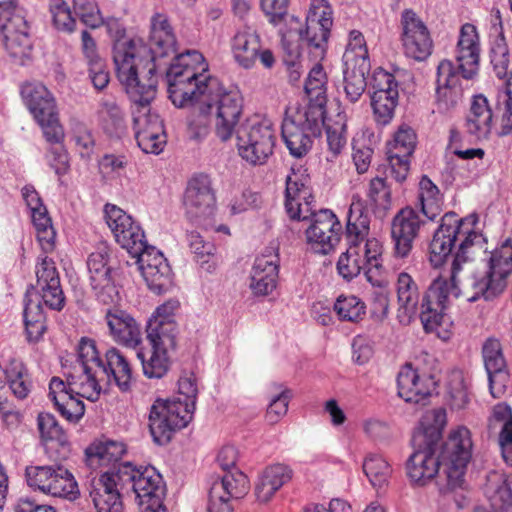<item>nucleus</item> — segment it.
Instances as JSON below:
<instances>
[{
	"label": "nucleus",
	"mask_w": 512,
	"mask_h": 512,
	"mask_svg": "<svg viewBox=\"0 0 512 512\" xmlns=\"http://www.w3.org/2000/svg\"><path fill=\"white\" fill-rule=\"evenodd\" d=\"M174 34H148L147 40L120 34L114 42L113 61L116 76L127 93L138 97L137 89L145 90L146 84L154 80L156 90L157 58L175 54Z\"/></svg>",
	"instance_id": "1"
},
{
	"label": "nucleus",
	"mask_w": 512,
	"mask_h": 512,
	"mask_svg": "<svg viewBox=\"0 0 512 512\" xmlns=\"http://www.w3.org/2000/svg\"><path fill=\"white\" fill-rule=\"evenodd\" d=\"M310 177L292 171L286 179L285 209L293 220H310L305 230L306 243L315 253L326 255L340 241L342 225L336 215L327 209L315 212Z\"/></svg>",
	"instance_id": "2"
},
{
	"label": "nucleus",
	"mask_w": 512,
	"mask_h": 512,
	"mask_svg": "<svg viewBox=\"0 0 512 512\" xmlns=\"http://www.w3.org/2000/svg\"><path fill=\"white\" fill-rule=\"evenodd\" d=\"M475 223L476 217L471 215L458 219V223L455 224L459 231L458 239L461 241L452 262L450 280L435 279L422 300L420 319L426 332L439 333V328L448 324L449 319L443 311L451 295L455 298L461 295L458 274L462 270V265L466 264L470 258L468 250L474 246L482 247L485 242L482 234L472 230Z\"/></svg>",
	"instance_id": "3"
},
{
	"label": "nucleus",
	"mask_w": 512,
	"mask_h": 512,
	"mask_svg": "<svg viewBox=\"0 0 512 512\" xmlns=\"http://www.w3.org/2000/svg\"><path fill=\"white\" fill-rule=\"evenodd\" d=\"M169 97L178 107L204 103L219 89V81L208 73L203 55L186 51L177 55L167 71Z\"/></svg>",
	"instance_id": "4"
},
{
	"label": "nucleus",
	"mask_w": 512,
	"mask_h": 512,
	"mask_svg": "<svg viewBox=\"0 0 512 512\" xmlns=\"http://www.w3.org/2000/svg\"><path fill=\"white\" fill-rule=\"evenodd\" d=\"M197 394L196 377L190 373L180 377L176 399H157L153 403L149 414V429L157 444L168 443L176 430L187 426L195 410Z\"/></svg>",
	"instance_id": "5"
},
{
	"label": "nucleus",
	"mask_w": 512,
	"mask_h": 512,
	"mask_svg": "<svg viewBox=\"0 0 512 512\" xmlns=\"http://www.w3.org/2000/svg\"><path fill=\"white\" fill-rule=\"evenodd\" d=\"M512 272V240L506 239L495 248L487 259V271L481 277L467 280L461 295L468 302L480 298L487 301L499 296L507 286V277Z\"/></svg>",
	"instance_id": "6"
},
{
	"label": "nucleus",
	"mask_w": 512,
	"mask_h": 512,
	"mask_svg": "<svg viewBox=\"0 0 512 512\" xmlns=\"http://www.w3.org/2000/svg\"><path fill=\"white\" fill-rule=\"evenodd\" d=\"M154 80H150L145 90L137 89L138 97L127 93L133 101V124L138 146L144 153L160 154L167 143L163 121L153 112L150 103L156 96Z\"/></svg>",
	"instance_id": "7"
},
{
	"label": "nucleus",
	"mask_w": 512,
	"mask_h": 512,
	"mask_svg": "<svg viewBox=\"0 0 512 512\" xmlns=\"http://www.w3.org/2000/svg\"><path fill=\"white\" fill-rule=\"evenodd\" d=\"M73 370L67 377L66 386L78 397L91 402L97 401L106 390L107 373L93 340L83 338L80 341L77 365Z\"/></svg>",
	"instance_id": "8"
},
{
	"label": "nucleus",
	"mask_w": 512,
	"mask_h": 512,
	"mask_svg": "<svg viewBox=\"0 0 512 512\" xmlns=\"http://www.w3.org/2000/svg\"><path fill=\"white\" fill-rule=\"evenodd\" d=\"M383 263L382 243L376 238H370L366 240L363 249L359 245L348 244L346 252L338 259L337 271L343 279L350 281L364 268L367 281L381 291L384 284Z\"/></svg>",
	"instance_id": "9"
},
{
	"label": "nucleus",
	"mask_w": 512,
	"mask_h": 512,
	"mask_svg": "<svg viewBox=\"0 0 512 512\" xmlns=\"http://www.w3.org/2000/svg\"><path fill=\"white\" fill-rule=\"evenodd\" d=\"M324 115L319 108L289 106L282 123V137L291 155L301 158L312 145V136L321 132Z\"/></svg>",
	"instance_id": "10"
},
{
	"label": "nucleus",
	"mask_w": 512,
	"mask_h": 512,
	"mask_svg": "<svg viewBox=\"0 0 512 512\" xmlns=\"http://www.w3.org/2000/svg\"><path fill=\"white\" fill-rule=\"evenodd\" d=\"M114 474L118 481L132 484L141 512L165 509L163 505L165 485L162 476L154 467L136 468L130 462H124L119 464Z\"/></svg>",
	"instance_id": "11"
},
{
	"label": "nucleus",
	"mask_w": 512,
	"mask_h": 512,
	"mask_svg": "<svg viewBox=\"0 0 512 512\" xmlns=\"http://www.w3.org/2000/svg\"><path fill=\"white\" fill-rule=\"evenodd\" d=\"M237 150L251 165H263L273 153L275 133L268 121L258 116L246 119L236 129Z\"/></svg>",
	"instance_id": "12"
},
{
	"label": "nucleus",
	"mask_w": 512,
	"mask_h": 512,
	"mask_svg": "<svg viewBox=\"0 0 512 512\" xmlns=\"http://www.w3.org/2000/svg\"><path fill=\"white\" fill-rule=\"evenodd\" d=\"M198 111L203 115H214V131L221 141H227L236 133V124L242 113V99L238 92L215 91L207 105L198 103Z\"/></svg>",
	"instance_id": "13"
},
{
	"label": "nucleus",
	"mask_w": 512,
	"mask_h": 512,
	"mask_svg": "<svg viewBox=\"0 0 512 512\" xmlns=\"http://www.w3.org/2000/svg\"><path fill=\"white\" fill-rule=\"evenodd\" d=\"M370 70L368 49L363 34H355L343 55V81L347 98L356 102L366 88V74Z\"/></svg>",
	"instance_id": "14"
},
{
	"label": "nucleus",
	"mask_w": 512,
	"mask_h": 512,
	"mask_svg": "<svg viewBox=\"0 0 512 512\" xmlns=\"http://www.w3.org/2000/svg\"><path fill=\"white\" fill-rule=\"evenodd\" d=\"M25 477L29 487L53 497L74 500L79 494L74 476L62 466H27Z\"/></svg>",
	"instance_id": "15"
},
{
	"label": "nucleus",
	"mask_w": 512,
	"mask_h": 512,
	"mask_svg": "<svg viewBox=\"0 0 512 512\" xmlns=\"http://www.w3.org/2000/svg\"><path fill=\"white\" fill-rule=\"evenodd\" d=\"M183 204L191 222L205 227L210 224L216 209V196L208 175H196L188 182Z\"/></svg>",
	"instance_id": "16"
},
{
	"label": "nucleus",
	"mask_w": 512,
	"mask_h": 512,
	"mask_svg": "<svg viewBox=\"0 0 512 512\" xmlns=\"http://www.w3.org/2000/svg\"><path fill=\"white\" fill-rule=\"evenodd\" d=\"M472 440L466 427H458L451 432L445 442L442 457L448 466L447 488L454 490L463 483L464 470L471 459Z\"/></svg>",
	"instance_id": "17"
},
{
	"label": "nucleus",
	"mask_w": 512,
	"mask_h": 512,
	"mask_svg": "<svg viewBox=\"0 0 512 512\" xmlns=\"http://www.w3.org/2000/svg\"><path fill=\"white\" fill-rule=\"evenodd\" d=\"M132 257L137 259L141 274L151 291L161 294L171 287V268L159 250L146 244L142 251L134 253Z\"/></svg>",
	"instance_id": "18"
},
{
	"label": "nucleus",
	"mask_w": 512,
	"mask_h": 512,
	"mask_svg": "<svg viewBox=\"0 0 512 512\" xmlns=\"http://www.w3.org/2000/svg\"><path fill=\"white\" fill-rule=\"evenodd\" d=\"M416 144V135L413 129L402 124L389 142L390 150L386 160L390 168L391 176L399 183L403 182L409 172V157Z\"/></svg>",
	"instance_id": "19"
},
{
	"label": "nucleus",
	"mask_w": 512,
	"mask_h": 512,
	"mask_svg": "<svg viewBox=\"0 0 512 512\" xmlns=\"http://www.w3.org/2000/svg\"><path fill=\"white\" fill-rule=\"evenodd\" d=\"M421 224L418 213L412 208H404L397 213L391 223L394 258L405 259L409 256Z\"/></svg>",
	"instance_id": "20"
},
{
	"label": "nucleus",
	"mask_w": 512,
	"mask_h": 512,
	"mask_svg": "<svg viewBox=\"0 0 512 512\" xmlns=\"http://www.w3.org/2000/svg\"><path fill=\"white\" fill-rule=\"evenodd\" d=\"M482 356L488 375L490 393L494 398H500L507 390L510 375L499 340L487 339L482 348Z\"/></svg>",
	"instance_id": "21"
},
{
	"label": "nucleus",
	"mask_w": 512,
	"mask_h": 512,
	"mask_svg": "<svg viewBox=\"0 0 512 512\" xmlns=\"http://www.w3.org/2000/svg\"><path fill=\"white\" fill-rule=\"evenodd\" d=\"M436 103L440 112L456 107L463 97L460 75L450 60H442L437 67Z\"/></svg>",
	"instance_id": "22"
},
{
	"label": "nucleus",
	"mask_w": 512,
	"mask_h": 512,
	"mask_svg": "<svg viewBox=\"0 0 512 512\" xmlns=\"http://www.w3.org/2000/svg\"><path fill=\"white\" fill-rule=\"evenodd\" d=\"M22 196L31 211L36 237L42 250L46 253L51 252L55 247L56 232L46 207L42 204L39 194L33 186H25L22 189Z\"/></svg>",
	"instance_id": "23"
},
{
	"label": "nucleus",
	"mask_w": 512,
	"mask_h": 512,
	"mask_svg": "<svg viewBox=\"0 0 512 512\" xmlns=\"http://www.w3.org/2000/svg\"><path fill=\"white\" fill-rule=\"evenodd\" d=\"M35 289L46 306L54 310H61L65 297L60 285V278L55 262L44 257L36 266Z\"/></svg>",
	"instance_id": "24"
},
{
	"label": "nucleus",
	"mask_w": 512,
	"mask_h": 512,
	"mask_svg": "<svg viewBox=\"0 0 512 512\" xmlns=\"http://www.w3.org/2000/svg\"><path fill=\"white\" fill-rule=\"evenodd\" d=\"M435 385L431 375H420L410 364L403 366L397 374L398 395L406 402L421 403L431 395Z\"/></svg>",
	"instance_id": "25"
},
{
	"label": "nucleus",
	"mask_w": 512,
	"mask_h": 512,
	"mask_svg": "<svg viewBox=\"0 0 512 512\" xmlns=\"http://www.w3.org/2000/svg\"><path fill=\"white\" fill-rule=\"evenodd\" d=\"M413 448L414 452L407 463L408 475L418 485H425L439 471V445L425 443L422 447L413 445Z\"/></svg>",
	"instance_id": "26"
},
{
	"label": "nucleus",
	"mask_w": 512,
	"mask_h": 512,
	"mask_svg": "<svg viewBox=\"0 0 512 512\" xmlns=\"http://www.w3.org/2000/svg\"><path fill=\"white\" fill-rule=\"evenodd\" d=\"M112 339L125 347L136 348L142 341V333L139 324L126 311L109 308L105 315Z\"/></svg>",
	"instance_id": "27"
},
{
	"label": "nucleus",
	"mask_w": 512,
	"mask_h": 512,
	"mask_svg": "<svg viewBox=\"0 0 512 512\" xmlns=\"http://www.w3.org/2000/svg\"><path fill=\"white\" fill-rule=\"evenodd\" d=\"M279 273V256L274 248H268L255 259L250 287L254 293L268 295L277 284Z\"/></svg>",
	"instance_id": "28"
},
{
	"label": "nucleus",
	"mask_w": 512,
	"mask_h": 512,
	"mask_svg": "<svg viewBox=\"0 0 512 512\" xmlns=\"http://www.w3.org/2000/svg\"><path fill=\"white\" fill-rule=\"evenodd\" d=\"M457 223L458 218L455 213H446L442 217L441 225L435 231L430 243V261L433 266H440L450 255L455 242L458 240L459 231L455 226Z\"/></svg>",
	"instance_id": "29"
},
{
	"label": "nucleus",
	"mask_w": 512,
	"mask_h": 512,
	"mask_svg": "<svg viewBox=\"0 0 512 512\" xmlns=\"http://www.w3.org/2000/svg\"><path fill=\"white\" fill-rule=\"evenodd\" d=\"M151 349L146 351L141 348L137 352L138 358L142 362L144 374L149 378H161L169 369V350L176 347V341H172L171 345L166 344L164 339L157 337H147Z\"/></svg>",
	"instance_id": "30"
},
{
	"label": "nucleus",
	"mask_w": 512,
	"mask_h": 512,
	"mask_svg": "<svg viewBox=\"0 0 512 512\" xmlns=\"http://www.w3.org/2000/svg\"><path fill=\"white\" fill-rule=\"evenodd\" d=\"M179 306V302L173 299L160 305L149 320L147 337L162 338L168 345H171L172 341H176L178 325L175 317Z\"/></svg>",
	"instance_id": "31"
},
{
	"label": "nucleus",
	"mask_w": 512,
	"mask_h": 512,
	"mask_svg": "<svg viewBox=\"0 0 512 512\" xmlns=\"http://www.w3.org/2000/svg\"><path fill=\"white\" fill-rule=\"evenodd\" d=\"M118 479L106 472L94 483L90 497L96 512H123V503L117 488Z\"/></svg>",
	"instance_id": "32"
},
{
	"label": "nucleus",
	"mask_w": 512,
	"mask_h": 512,
	"mask_svg": "<svg viewBox=\"0 0 512 512\" xmlns=\"http://www.w3.org/2000/svg\"><path fill=\"white\" fill-rule=\"evenodd\" d=\"M49 390V396L65 419L77 422L84 415L85 407L81 400L82 397H78L74 392L70 391V388L66 386L63 380L57 377L52 378Z\"/></svg>",
	"instance_id": "33"
},
{
	"label": "nucleus",
	"mask_w": 512,
	"mask_h": 512,
	"mask_svg": "<svg viewBox=\"0 0 512 512\" xmlns=\"http://www.w3.org/2000/svg\"><path fill=\"white\" fill-rule=\"evenodd\" d=\"M293 470L286 464L277 463L267 466L259 476L255 486V495L261 503L269 502L282 486L291 481Z\"/></svg>",
	"instance_id": "34"
},
{
	"label": "nucleus",
	"mask_w": 512,
	"mask_h": 512,
	"mask_svg": "<svg viewBox=\"0 0 512 512\" xmlns=\"http://www.w3.org/2000/svg\"><path fill=\"white\" fill-rule=\"evenodd\" d=\"M478 34H460L456 49V71L465 80L473 79L479 70Z\"/></svg>",
	"instance_id": "35"
},
{
	"label": "nucleus",
	"mask_w": 512,
	"mask_h": 512,
	"mask_svg": "<svg viewBox=\"0 0 512 512\" xmlns=\"http://www.w3.org/2000/svg\"><path fill=\"white\" fill-rule=\"evenodd\" d=\"M484 493L495 512L512 511V475L489 473Z\"/></svg>",
	"instance_id": "36"
},
{
	"label": "nucleus",
	"mask_w": 512,
	"mask_h": 512,
	"mask_svg": "<svg viewBox=\"0 0 512 512\" xmlns=\"http://www.w3.org/2000/svg\"><path fill=\"white\" fill-rule=\"evenodd\" d=\"M492 120L488 99L481 94L475 96L465 123L467 133L478 140L486 139L492 129Z\"/></svg>",
	"instance_id": "37"
},
{
	"label": "nucleus",
	"mask_w": 512,
	"mask_h": 512,
	"mask_svg": "<svg viewBox=\"0 0 512 512\" xmlns=\"http://www.w3.org/2000/svg\"><path fill=\"white\" fill-rule=\"evenodd\" d=\"M21 96L34 119L44 115H51V113L57 111L53 95L41 83L27 82L23 84Z\"/></svg>",
	"instance_id": "38"
},
{
	"label": "nucleus",
	"mask_w": 512,
	"mask_h": 512,
	"mask_svg": "<svg viewBox=\"0 0 512 512\" xmlns=\"http://www.w3.org/2000/svg\"><path fill=\"white\" fill-rule=\"evenodd\" d=\"M489 429H499V444L504 460L512 466V409L506 403L494 406L489 418Z\"/></svg>",
	"instance_id": "39"
},
{
	"label": "nucleus",
	"mask_w": 512,
	"mask_h": 512,
	"mask_svg": "<svg viewBox=\"0 0 512 512\" xmlns=\"http://www.w3.org/2000/svg\"><path fill=\"white\" fill-rule=\"evenodd\" d=\"M103 368L107 373V378H105L107 386L113 381L121 391L125 392L130 389L132 368L127 358L117 348L113 347L106 351Z\"/></svg>",
	"instance_id": "40"
},
{
	"label": "nucleus",
	"mask_w": 512,
	"mask_h": 512,
	"mask_svg": "<svg viewBox=\"0 0 512 512\" xmlns=\"http://www.w3.org/2000/svg\"><path fill=\"white\" fill-rule=\"evenodd\" d=\"M446 425V412L444 409H432L421 418L420 426L412 437V445L423 446L425 443L439 445L442 430Z\"/></svg>",
	"instance_id": "41"
},
{
	"label": "nucleus",
	"mask_w": 512,
	"mask_h": 512,
	"mask_svg": "<svg viewBox=\"0 0 512 512\" xmlns=\"http://www.w3.org/2000/svg\"><path fill=\"white\" fill-rule=\"evenodd\" d=\"M396 293L399 304L397 318L401 324L407 325L415 314L418 300L416 285L407 273L399 274Z\"/></svg>",
	"instance_id": "42"
},
{
	"label": "nucleus",
	"mask_w": 512,
	"mask_h": 512,
	"mask_svg": "<svg viewBox=\"0 0 512 512\" xmlns=\"http://www.w3.org/2000/svg\"><path fill=\"white\" fill-rule=\"evenodd\" d=\"M210 489L213 490L215 497L220 498V494L228 500L240 499L247 494L249 490V481L246 475L238 469L225 472L220 481H215Z\"/></svg>",
	"instance_id": "43"
},
{
	"label": "nucleus",
	"mask_w": 512,
	"mask_h": 512,
	"mask_svg": "<svg viewBox=\"0 0 512 512\" xmlns=\"http://www.w3.org/2000/svg\"><path fill=\"white\" fill-rule=\"evenodd\" d=\"M232 51L236 62L241 67L252 68L261 51L259 34H235L232 40Z\"/></svg>",
	"instance_id": "44"
},
{
	"label": "nucleus",
	"mask_w": 512,
	"mask_h": 512,
	"mask_svg": "<svg viewBox=\"0 0 512 512\" xmlns=\"http://www.w3.org/2000/svg\"><path fill=\"white\" fill-rule=\"evenodd\" d=\"M370 219L361 202H353L347 217L345 237L348 244L359 245L369 233Z\"/></svg>",
	"instance_id": "45"
},
{
	"label": "nucleus",
	"mask_w": 512,
	"mask_h": 512,
	"mask_svg": "<svg viewBox=\"0 0 512 512\" xmlns=\"http://www.w3.org/2000/svg\"><path fill=\"white\" fill-rule=\"evenodd\" d=\"M412 79L411 73L405 69L392 66L386 71V123L393 118V110L398 105L400 93Z\"/></svg>",
	"instance_id": "46"
},
{
	"label": "nucleus",
	"mask_w": 512,
	"mask_h": 512,
	"mask_svg": "<svg viewBox=\"0 0 512 512\" xmlns=\"http://www.w3.org/2000/svg\"><path fill=\"white\" fill-rule=\"evenodd\" d=\"M115 240L131 255L139 253L147 244L141 227L137 225L129 215L127 221L112 231Z\"/></svg>",
	"instance_id": "47"
},
{
	"label": "nucleus",
	"mask_w": 512,
	"mask_h": 512,
	"mask_svg": "<svg viewBox=\"0 0 512 512\" xmlns=\"http://www.w3.org/2000/svg\"><path fill=\"white\" fill-rule=\"evenodd\" d=\"M326 83L327 76L322 65L316 64L311 69L305 84V91L310 98V104L304 108H319L322 115H324V107L326 104Z\"/></svg>",
	"instance_id": "48"
},
{
	"label": "nucleus",
	"mask_w": 512,
	"mask_h": 512,
	"mask_svg": "<svg viewBox=\"0 0 512 512\" xmlns=\"http://www.w3.org/2000/svg\"><path fill=\"white\" fill-rule=\"evenodd\" d=\"M332 10L325 0H312L307 16L305 32H330Z\"/></svg>",
	"instance_id": "49"
},
{
	"label": "nucleus",
	"mask_w": 512,
	"mask_h": 512,
	"mask_svg": "<svg viewBox=\"0 0 512 512\" xmlns=\"http://www.w3.org/2000/svg\"><path fill=\"white\" fill-rule=\"evenodd\" d=\"M111 249L105 242H100L89 255L87 266L90 274V282L113 275V267L110 264Z\"/></svg>",
	"instance_id": "50"
},
{
	"label": "nucleus",
	"mask_w": 512,
	"mask_h": 512,
	"mask_svg": "<svg viewBox=\"0 0 512 512\" xmlns=\"http://www.w3.org/2000/svg\"><path fill=\"white\" fill-rule=\"evenodd\" d=\"M491 63L493 65L495 75L500 80H503L502 86L505 94L508 95V83H512V71L508 70V48L504 34H497L496 36L495 45L492 48Z\"/></svg>",
	"instance_id": "51"
},
{
	"label": "nucleus",
	"mask_w": 512,
	"mask_h": 512,
	"mask_svg": "<svg viewBox=\"0 0 512 512\" xmlns=\"http://www.w3.org/2000/svg\"><path fill=\"white\" fill-rule=\"evenodd\" d=\"M419 200L423 214L430 220L440 213L442 196L438 187L427 176H423L420 180Z\"/></svg>",
	"instance_id": "52"
},
{
	"label": "nucleus",
	"mask_w": 512,
	"mask_h": 512,
	"mask_svg": "<svg viewBox=\"0 0 512 512\" xmlns=\"http://www.w3.org/2000/svg\"><path fill=\"white\" fill-rule=\"evenodd\" d=\"M38 429L42 440L48 448H52L55 444L66 448L67 436L53 415L40 413L38 416Z\"/></svg>",
	"instance_id": "53"
},
{
	"label": "nucleus",
	"mask_w": 512,
	"mask_h": 512,
	"mask_svg": "<svg viewBox=\"0 0 512 512\" xmlns=\"http://www.w3.org/2000/svg\"><path fill=\"white\" fill-rule=\"evenodd\" d=\"M402 42L406 56L417 61L427 59L432 53L430 34H403Z\"/></svg>",
	"instance_id": "54"
},
{
	"label": "nucleus",
	"mask_w": 512,
	"mask_h": 512,
	"mask_svg": "<svg viewBox=\"0 0 512 512\" xmlns=\"http://www.w3.org/2000/svg\"><path fill=\"white\" fill-rule=\"evenodd\" d=\"M101 117L104 130L110 135H119L125 130V118L122 109L113 100L101 103Z\"/></svg>",
	"instance_id": "55"
},
{
	"label": "nucleus",
	"mask_w": 512,
	"mask_h": 512,
	"mask_svg": "<svg viewBox=\"0 0 512 512\" xmlns=\"http://www.w3.org/2000/svg\"><path fill=\"white\" fill-rule=\"evenodd\" d=\"M334 310L341 320L356 322L365 314V305L355 296H340L334 304Z\"/></svg>",
	"instance_id": "56"
},
{
	"label": "nucleus",
	"mask_w": 512,
	"mask_h": 512,
	"mask_svg": "<svg viewBox=\"0 0 512 512\" xmlns=\"http://www.w3.org/2000/svg\"><path fill=\"white\" fill-rule=\"evenodd\" d=\"M97 300L104 305H117L120 300V292L115 284L114 276L104 277L103 279L90 282Z\"/></svg>",
	"instance_id": "57"
},
{
	"label": "nucleus",
	"mask_w": 512,
	"mask_h": 512,
	"mask_svg": "<svg viewBox=\"0 0 512 512\" xmlns=\"http://www.w3.org/2000/svg\"><path fill=\"white\" fill-rule=\"evenodd\" d=\"M35 120L41 126L43 135L50 146L63 143L64 130L59 122L57 111H54L51 115L35 118Z\"/></svg>",
	"instance_id": "58"
},
{
	"label": "nucleus",
	"mask_w": 512,
	"mask_h": 512,
	"mask_svg": "<svg viewBox=\"0 0 512 512\" xmlns=\"http://www.w3.org/2000/svg\"><path fill=\"white\" fill-rule=\"evenodd\" d=\"M124 452V445L115 441L102 442L89 449L90 456L98 458L103 465L116 463Z\"/></svg>",
	"instance_id": "59"
},
{
	"label": "nucleus",
	"mask_w": 512,
	"mask_h": 512,
	"mask_svg": "<svg viewBox=\"0 0 512 512\" xmlns=\"http://www.w3.org/2000/svg\"><path fill=\"white\" fill-rule=\"evenodd\" d=\"M74 10L80 21L90 29H97L103 23L97 5L92 0H73Z\"/></svg>",
	"instance_id": "60"
},
{
	"label": "nucleus",
	"mask_w": 512,
	"mask_h": 512,
	"mask_svg": "<svg viewBox=\"0 0 512 512\" xmlns=\"http://www.w3.org/2000/svg\"><path fill=\"white\" fill-rule=\"evenodd\" d=\"M51 14L56 29L72 32L75 28V19L72 17L69 6L63 0H53Z\"/></svg>",
	"instance_id": "61"
},
{
	"label": "nucleus",
	"mask_w": 512,
	"mask_h": 512,
	"mask_svg": "<svg viewBox=\"0 0 512 512\" xmlns=\"http://www.w3.org/2000/svg\"><path fill=\"white\" fill-rule=\"evenodd\" d=\"M384 459L381 455L369 454L363 463V471L368 477L371 485L376 488H382L384 484Z\"/></svg>",
	"instance_id": "62"
},
{
	"label": "nucleus",
	"mask_w": 512,
	"mask_h": 512,
	"mask_svg": "<svg viewBox=\"0 0 512 512\" xmlns=\"http://www.w3.org/2000/svg\"><path fill=\"white\" fill-rule=\"evenodd\" d=\"M4 45L12 57L24 58L32 48L29 34H5Z\"/></svg>",
	"instance_id": "63"
},
{
	"label": "nucleus",
	"mask_w": 512,
	"mask_h": 512,
	"mask_svg": "<svg viewBox=\"0 0 512 512\" xmlns=\"http://www.w3.org/2000/svg\"><path fill=\"white\" fill-rule=\"evenodd\" d=\"M291 396V391L285 389L272 399L266 412V420L269 424H276L287 413Z\"/></svg>",
	"instance_id": "64"
}]
</instances>
